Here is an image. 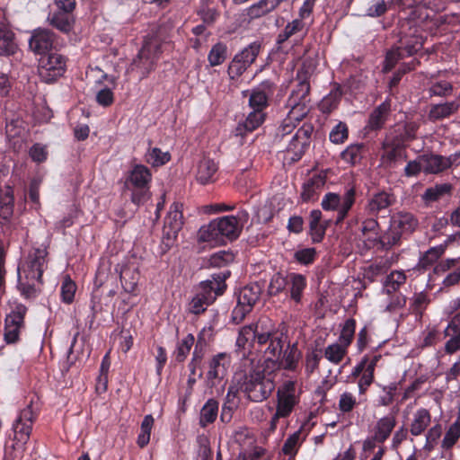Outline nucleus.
Segmentation results:
<instances>
[{"mask_svg":"<svg viewBox=\"0 0 460 460\" xmlns=\"http://www.w3.org/2000/svg\"><path fill=\"white\" fill-rule=\"evenodd\" d=\"M249 214L240 210L235 216H225L210 221L199 231V240L213 245L225 244L236 240L243 226L248 222Z\"/></svg>","mask_w":460,"mask_h":460,"instance_id":"obj_1","label":"nucleus"},{"mask_svg":"<svg viewBox=\"0 0 460 460\" xmlns=\"http://www.w3.org/2000/svg\"><path fill=\"white\" fill-rule=\"evenodd\" d=\"M46 247L33 248L18 266V287L27 296L42 284V274L48 267Z\"/></svg>","mask_w":460,"mask_h":460,"instance_id":"obj_2","label":"nucleus"},{"mask_svg":"<svg viewBox=\"0 0 460 460\" xmlns=\"http://www.w3.org/2000/svg\"><path fill=\"white\" fill-rule=\"evenodd\" d=\"M309 91L310 85L305 79H302L292 91L287 102L289 111L278 129L279 135L284 137L290 134L307 115L310 111Z\"/></svg>","mask_w":460,"mask_h":460,"instance_id":"obj_3","label":"nucleus"},{"mask_svg":"<svg viewBox=\"0 0 460 460\" xmlns=\"http://www.w3.org/2000/svg\"><path fill=\"white\" fill-rule=\"evenodd\" d=\"M285 342V335L276 331L271 323L266 328H261L258 337V346L263 352L264 370L270 373L278 369Z\"/></svg>","mask_w":460,"mask_h":460,"instance_id":"obj_4","label":"nucleus"},{"mask_svg":"<svg viewBox=\"0 0 460 460\" xmlns=\"http://www.w3.org/2000/svg\"><path fill=\"white\" fill-rule=\"evenodd\" d=\"M228 274H214L211 279L200 282L198 292L189 305V310L194 314L203 313L212 304L217 296L225 291L226 285L225 280Z\"/></svg>","mask_w":460,"mask_h":460,"instance_id":"obj_5","label":"nucleus"},{"mask_svg":"<svg viewBox=\"0 0 460 460\" xmlns=\"http://www.w3.org/2000/svg\"><path fill=\"white\" fill-rule=\"evenodd\" d=\"M168 46L169 42L162 40L159 35L148 37L133 60L131 69L137 70L141 77H146L154 69L160 55Z\"/></svg>","mask_w":460,"mask_h":460,"instance_id":"obj_6","label":"nucleus"},{"mask_svg":"<svg viewBox=\"0 0 460 460\" xmlns=\"http://www.w3.org/2000/svg\"><path fill=\"white\" fill-rule=\"evenodd\" d=\"M299 402L296 383L294 380L285 381L277 391L276 412L270 420V429L275 430L279 419L288 418Z\"/></svg>","mask_w":460,"mask_h":460,"instance_id":"obj_7","label":"nucleus"},{"mask_svg":"<svg viewBox=\"0 0 460 460\" xmlns=\"http://www.w3.org/2000/svg\"><path fill=\"white\" fill-rule=\"evenodd\" d=\"M264 369H254L245 376L242 389L252 402L266 400L275 388L271 377L264 374Z\"/></svg>","mask_w":460,"mask_h":460,"instance_id":"obj_8","label":"nucleus"},{"mask_svg":"<svg viewBox=\"0 0 460 460\" xmlns=\"http://www.w3.org/2000/svg\"><path fill=\"white\" fill-rule=\"evenodd\" d=\"M152 179L150 170L143 164H136L125 181L127 189L132 191L131 200L139 205L148 199L149 183Z\"/></svg>","mask_w":460,"mask_h":460,"instance_id":"obj_9","label":"nucleus"},{"mask_svg":"<svg viewBox=\"0 0 460 460\" xmlns=\"http://www.w3.org/2000/svg\"><path fill=\"white\" fill-rule=\"evenodd\" d=\"M229 365L230 356L224 352L215 355L209 361L206 385L210 389L211 394L223 393L226 385L225 376Z\"/></svg>","mask_w":460,"mask_h":460,"instance_id":"obj_10","label":"nucleus"},{"mask_svg":"<svg viewBox=\"0 0 460 460\" xmlns=\"http://www.w3.org/2000/svg\"><path fill=\"white\" fill-rule=\"evenodd\" d=\"M356 190L354 187L348 188L342 196L334 193H326L321 202V206L325 211H336V223L339 224L344 220L349 211L355 202Z\"/></svg>","mask_w":460,"mask_h":460,"instance_id":"obj_11","label":"nucleus"},{"mask_svg":"<svg viewBox=\"0 0 460 460\" xmlns=\"http://www.w3.org/2000/svg\"><path fill=\"white\" fill-rule=\"evenodd\" d=\"M66 59L58 53L42 55L39 60V75L42 81L51 83L63 75Z\"/></svg>","mask_w":460,"mask_h":460,"instance_id":"obj_12","label":"nucleus"},{"mask_svg":"<svg viewBox=\"0 0 460 460\" xmlns=\"http://www.w3.org/2000/svg\"><path fill=\"white\" fill-rule=\"evenodd\" d=\"M261 49L259 42H252L237 53L228 66V75L231 79L242 75L255 60Z\"/></svg>","mask_w":460,"mask_h":460,"instance_id":"obj_13","label":"nucleus"},{"mask_svg":"<svg viewBox=\"0 0 460 460\" xmlns=\"http://www.w3.org/2000/svg\"><path fill=\"white\" fill-rule=\"evenodd\" d=\"M27 308L22 304H16L5 317L4 341L7 343H15L19 340L22 329L24 326V316Z\"/></svg>","mask_w":460,"mask_h":460,"instance_id":"obj_14","label":"nucleus"},{"mask_svg":"<svg viewBox=\"0 0 460 460\" xmlns=\"http://www.w3.org/2000/svg\"><path fill=\"white\" fill-rule=\"evenodd\" d=\"M270 323L268 319H261L256 324L243 326L238 333L236 339V347L243 351V356L250 353L254 343L258 344V337L261 332V328H266Z\"/></svg>","mask_w":460,"mask_h":460,"instance_id":"obj_15","label":"nucleus"},{"mask_svg":"<svg viewBox=\"0 0 460 460\" xmlns=\"http://www.w3.org/2000/svg\"><path fill=\"white\" fill-rule=\"evenodd\" d=\"M418 225V219L410 212H398L394 214L391 218L392 242L388 241V243H396L402 234L413 233Z\"/></svg>","mask_w":460,"mask_h":460,"instance_id":"obj_16","label":"nucleus"},{"mask_svg":"<svg viewBox=\"0 0 460 460\" xmlns=\"http://www.w3.org/2000/svg\"><path fill=\"white\" fill-rule=\"evenodd\" d=\"M181 208V205L173 203L165 217L163 238L166 241V245L172 244L182 227L183 221Z\"/></svg>","mask_w":460,"mask_h":460,"instance_id":"obj_17","label":"nucleus"},{"mask_svg":"<svg viewBox=\"0 0 460 460\" xmlns=\"http://www.w3.org/2000/svg\"><path fill=\"white\" fill-rule=\"evenodd\" d=\"M35 414L31 404L27 405L20 411L17 419L13 424L14 439L17 443H21L22 445L27 443L32 429Z\"/></svg>","mask_w":460,"mask_h":460,"instance_id":"obj_18","label":"nucleus"},{"mask_svg":"<svg viewBox=\"0 0 460 460\" xmlns=\"http://www.w3.org/2000/svg\"><path fill=\"white\" fill-rule=\"evenodd\" d=\"M116 270L119 273L122 288L127 293H134L137 289L140 273L134 262L118 265Z\"/></svg>","mask_w":460,"mask_h":460,"instance_id":"obj_19","label":"nucleus"},{"mask_svg":"<svg viewBox=\"0 0 460 460\" xmlns=\"http://www.w3.org/2000/svg\"><path fill=\"white\" fill-rule=\"evenodd\" d=\"M444 335L448 337L445 343V352L453 354L460 350V312L455 314L444 330Z\"/></svg>","mask_w":460,"mask_h":460,"instance_id":"obj_20","label":"nucleus"},{"mask_svg":"<svg viewBox=\"0 0 460 460\" xmlns=\"http://www.w3.org/2000/svg\"><path fill=\"white\" fill-rule=\"evenodd\" d=\"M54 34L46 29H37L29 40L30 49L39 55H46L53 45Z\"/></svg>","mask_w":460,"mask_h":460,"instance_id":"obj_21","label":"nucleus"},{"mask_svg":"<svg viewBox=\"0 0 460 460\" xmlns=\"http://www.w3.org/2000/svg\"><path fill=\"white\" fill-rule=\"evenodd\" d=\"M423 164V172L427 174H436L450 167V157H444L435 154H424L420 155Z\"/></svg>","mask_w":460,"mask_h":460,"instance_id":"obj_22","label":"nucleus"},{"mask_svg":"<svg viewBox=\"0 0 460 460\" xmlns=\"http://www.w3.org/2000/svg\"><path fill=\"white\" fill-rule=\"evenodd\" d=\"M452 190L453 186L451 183H437L434 186L427 188L421 194L420 198L426 206H429L446 197H450L452 195Z\"/></svg>","mask_w":460,"mask_h":460,"instance_id":"obj_23","label":"nucleus"},{"mask_svg":"<svg viewBox=\"0 0 460 460\" xmlns=\"http://www.w3.org/2000/svg\"><path fill=\"white\" fill-rule=\"evenodd\" d=\"M312 133L313 127L311 125H303L293 136L288 144V150L301 155L309 145V138Z\"/></svg>","mask_w":460,"mask_h":460,"instance_id":"obj_24","label":"nucleus"},{"mask_svg":"<svg viewBox=\"0 0 460 460\" xmlns=\"http://www.w3.org/2000/svg\"><path fill=\"white\" fill-rule=\"evenodd\" d=\"M395 426L396 418L393 414H387L378 419L372 429L374 439L385 443L391 436Z\"/></svg>","mask_w":460,"mask_h":460,"instance_id":"obj_25","label":"nucleus"},{"mask_svg":"<svg viewBox=\"0 0 460 460\" xmlns=\"http://www.w3.org/2000/svg\"><path fill=\"white\" fill-rule=\"evenodd\" d=\"M217 164L208 157L201 158L197 164L196 179L201 184L214 181Z\"/></svg>","mask_w":460,"mask_h":460,"instance_id":"obj_26","label":"nucleus"},{"mask_svg":"<svg viewBox=\"0 0 460 460\" xmlns=\"http://www.w3.org/2000/svg\"><path fill=\"white\" fill-rule=\"evenodd\" d=\"M325 184L324 177L314 175L310 178L304 185L301 193V199L305 202L314 201L318 196Z\"/></svg>","mask_w":460,"mask_h":460,"instance_id":"obj_27","label":"nucleus"},{"mask_svg":"<svg viewBox=\"0 0 460 460\" xmlns=\"http://www.w3.org/2000/svg\"><path fill=\"white\" fill-rule=\"evenodd\" d=\"M431 422V415L425 408L418 409L412 415L410 424V432L412 436L421 435Z\"/></svg>","mask_w":460,"mask_h":460,"instance_id":"obj_28","label":"nucleus"},{"mask_svg":"<svg viewBox=\"0 0 460 460\" xmlns=\"http://www.w3.org/2000/svg\"><path fill=\"white\" fill-rule=\"evenodd\" d=\"M49 23L62 32H69L73 29L75 22L73 13L70 12L55 11L49 14Z\"/></svg>","mask_w":460,"mask_h":460,"instance_id":"obj_29","label":"nucleus"},{"mask_svg":"<svg viewBox=\"0 0 460 460\" xmlns=\"http://www.w3.org/2000/svg\"><path fill=\"white\" fill-rule=\"evenodd\" d=\"M290 298L296 303H300L302 295L306 288V279L302 274L290 273L288 276V284Z\"/></svg>","mask_w":460,"mask_h":460,"instance_id":"obj_30","label":"nucleus"},{"mask_svg":"<svg viewBox=\"0 0 460 460\" xmlns=\"http://www.w3.org/2000/svg\"><path fill=\"white\" fill-rule=\"evenodd\" d=\"M390 108L391 104L388 101H385L377 106L369 116L368 128L372 130L381 128L389 116Z\"/></svg>","mask_w":460,"mask_h":460,"instance_id":"obj_31","label":"nucleus"},{"mask_svg":"<svg viewBox=\"0 0 460 460\" xmlns=\"http://www.w3.org/2000/svg\"><path fill=\"white\" fill-rule=\"evenodd\" d=\"M277 7L275 0H260L245 9V15L250 20L261 18Z\"/></svg>","mask_w":460,"mask_h":460,"instance_id":"obj_32","label":"nucleus"},{"mask_svg":"<svg viewBox=\"0 0 460 460\" xmlns=\"http://www.w3.org/2000/svg\"><path fill=\"white\" fill-rule=\"evenodd\" d=\"M393 203V198L386 192L375 194L367 202V210L370 215H376L386 209Z\"/></svg>","mask_w":460,"mask_h":460,"instance_id":"obj_33","label":"nucleus"},{"mask_svg":"<svg viewBox=\"0 0 460 460\" xmlns=\"http://www.w3.org/2000/svg\"><path fill=\"white\" fill-rule=\"evenodd\" d=\"M458 107L459 105L456 102L432 105L429 112V119L433 121L444 119L454 114Z\"/></svg>","mask_w":460,"mask_h":460,"instance_id":"obj_34","label":"nucleus"},{"mask_svg":"<svg viewBox=\"0 0 460 460\" xmlns=\"http://www.w3.org/2000/svg\"><path fill=\"white\" fill-rule=\"evenodd\" d=\"M261 287L258 284H252L243 288L238 295L237 301L241 305H245L251 308L259 300L261 296Z\"/></svg>","mask_w":460,"mask_h":460,"instance_id":"obj_35","label":"nucleus"},{"mask_svg":"<svg viewBox=\"0 0 460 460\" xmlns=\"http://www.w3.org/2000/svg\"><path fill=\"white\" fill-rule=\"evenodd\" d=\"M269 90L265 85L253 89L249 98V105L252 110L263 112L268 106Z\"/></svg>","mask_w":460,"mask_h":460,"instance_id":"obj_36","label":"nucleus"},{"mask_svg":"<svg viewBox=\"0 0 460 460\" xmlns=\"http://www.w3.org/2000/svg\"><path fill=\"white\" fill-rule=\"evenodd\" d=\"M406 274L403 270H394L385 279L383 292L391 295L395 293L406 282Z\"/></svg>","mask_w":460,"mask_h":460,"instance_id":"obj_37","label":"nucleus"},{"mask_svg":"<svg viewBox=\"0 0 460 460\" xmlns=\"http://www.w3.org/2000/svg\"><path fill=\"white\" fill-rule=\"evenodd\" d=\"M16 49L13 33L5 25L0 23V56L13 55Z\"/></svg>","mask_w":460,"mask_h":460,"instance_id":"obj_38","label":"nucleus"},{"mask_svg":"<svg viewBox=\"0 0 460 460\" xmlns=\"http://www.w3.org/2000/svg\"><path fill=\"white\" fill-rule=\"evenodd\" d=\"M348 349L341 343L335 341L325 347L323 356L330 363L339 365L347 356Z\"/></svg>","mask_w":460,"mask_h":460,"instance_id":"obj_39","label":"nucleus"},{"mask_svg":"<svg viewBox=\"0 0 460 460\" xmlns=\"http://www.w3.org/2000/svg\"><path fill=\"white\" fill-rule=\"evenodd\" d=\"M299 358L300 352L298 351L296 345L291 347L288 346V348L283 350L282 355L280 356L278 369L284 368L287 370H295L297 367Z\"/></svg>","mask_w":460,"mask_h":460,"instance_id":"obj_40","label":"nucleus"},{"mask_svg":"<svg viewBox=\"0 0 460 460\" xmlns=\"http://www.w3.org/2000/svg\"><path fill=\"white\" fill-rule=\"evenodd\" d=\"M302 429L303 428L301 427L298 430L295 431L286 439L282 447V452L284 455L290 457L296 455L300 446L305 440V436L303 435Z\"/></svg>","mask_w":460,"mask_h":460,"instance_id":"obj_41","label":"nucleus"},{"mask_svg":"<svg viewBox=\"0 0 460 460\" xmlns=\"http://www.w3.org/2000/svg\"><path fill=\"white\" fill-rule=\"evenodd\" d=\"M218 413V402L214 399H208L200 410L199 424L205 428L213 423Z\"/></svg>","mask_w":460,"mask_h":460,"instance_id":"obj_42","label":"nucleus"},{"mask_svg":"<svg viewBox=\"0 0 460 460\" xmlns=\"http://www.w3.org/2000/svg\"><path fill=\"white\" fill-rule=\"evenodd\" d=\"M171 159V155L167 151H162L158 147H149L145 155V160L147 164L154 167H159Z\"/></svg>","mask_w":460,"mask_h":460,"instance_id":"obj_43","label":"nucleus"},{"mask_svg":"<svg viewBox=\"0 0 460 460\" xmlns=\"http://www.w3.org/2000/svg\"><path fill=\"white\" fill-rule=\"evenodd\" d=\"M364 152V144H351L343 152H341V156L345 163L354 165L361 161Z\"/></svg>","mask_w":460,"mask_h":460,"instance_id":"obj_44","label":"nucleus"},{"mask_svg":"<svg viewBox=\"0 0 460 460\" xmlns=\"http://www.w3.org/2000/svg\"><path fill=\"white\" fill-rule=\"evenodd\" d=\"M155 419L151 414L144 417L140 425V432L137 438V444L139 447L143 448L149 443Z\"/></svg>","mask_w":460,"mask_h":460,"instance_id":"obj_45","label":"nucleus"},{"mask_svg":"<svg viewBox=\"0 0 460 460\" xmlns=\"http://www.w3.org/2000/svg\"><path fill=\"white\" fill-rule=\"evenodd\" d=\"M265 119V113L260 112L258 111H252L248 116L246 117L245 120L243 123H240L237 130H239L242 133V130L243 129L245 132H252L258 128Z\"/></svg>","mask_w":460,"mask_h":460,"instance_id":"obj_46","label":"nucleus"},{"mask_svg":"<svg viewBox=\"0 0 460 460\" xmlns=\"http://www.w3.org/2000/svg\"><path fill=\"white\" fill-rule=\"evenodd\" d=\"M361 231L363 235H365L368 241L385 243V240L382 239V236L378 232V223L376 219H366L363 222Z\"/></svg>","mask_w":460,"mask_h":460,"instance_id":"obj_47","label":"nucleus"},{"mask_svg":"<svg viewBox=\"0 0 460 460\" xmlns=\"http://www.w3.org/2000/svg\"><path fill=\"white\" fill-rule=\"evenodd\" d=\"M227 58V47L223 42H217L215 44L208 55V61L211 66H217L225 62Z\"/></svg>","mask_w":460,"mask_h":460,"instance_id":"obj_48","label":"nucleus"},{"mask_svg":"<svg viewBox=\"0 0 460 460\" xmlns=\"http://www.w3.org/2000/svg\"><path fill=\"white\" fill-rule=\"evenodd\" d=\"M342 93L340 90V88H335L332 91L330 92L329 94L324 96L320 104V110L323 113H330L334 109H336L340 103Z\"/></svg>","mask_w":460,"mask_h":460,"instance_id":"obj_49","label":"nucleus"},{"mask_svg":"<svg viewBox=\"0 0 460 460\" xmlns=\"http://www.w3.org/2000/svg\"><path fill=\"white\" fill-rule=\"evenodd\" d=\"M446 245H437L425 252L419 261L421 268H428L435 263L445 252Z\"/></svg>","mask_w":460,"mask_h":460,"instance_id":"obj_50","label":"nucleus"},{"mask_svg":"<svg viewBox=\"0 0 460 460\" xmlns=\"http://www.w3.org/2000/svg\"><path fill=\"white\" fill-rule=\"evenodd\" d=\"M430 302L429 296L425 292L415 293L410 299V310L421 316Z\"/></svg>","mask_w":460,"mask_h":460,"instance_id":"obj_51","label":"nucleus"},{"mask_svg":"<svg viewBox=\"0 0 460 460\" xmlns=\"http://www.w3.org/2000/svg\"><path fill=\"white\" fill-rule=\"evenodd\" d=\"M403 150L396 146H389L387 142L384 143V152L381 156L382 164L385 166H392L397 160L402 158Z\"/></svg>","mask_w":460,"mask_h":460,"instance_id":"obj_52","label":"nucleus"},{"mask_svg":"<svg viewBox=\"0 0 460 460\" xmlns=\"http://www.w3.org/2000/svg\"><path fill=\"white\" fill-rule=\"evenodd\" d=\"M423 45L421 37L412 35L410 37H403L400 40V46L402 52L406 57L412 56L419 51Z\"/></svg>","mask_w":460,"mask_h":460,"instance_id":"obj_53","label":"nucleus"},{"mask_svg":"<svg viewBox=\"0 0 460 460\" xmlns=\"http://www.w3.org/2000/svg\"><path fill=\"white\" fill-rule=\"evenodd\" d=\"M305 22L300 19H295L291 22H288L284 30L279 34L277 39L278 44H282L291 36L303 31L305 30Z\"/></svg>","mask_w":460,"mask_h":460,"instance_id":"obj_54","label":"nucleus"},{"mask_svg":"<svg viewBox=\"0 0 460 460\" xmlns=\"http://www.w3.org/2000/svg\"><path fill=\"white\" fill-rule=\"evenodd\" d=\"M356 330V321L352 318L347 319L341 328L338 342L349 348L353 341Z\"/></svg>","mask_w":460,"mask_h":460,"instance_id":"obj_55","label":"nucleus"},{"mask_svg":"<svg viewBox=\"0 0 460 460\" xmlns=\"http://www.w3.org/2000/svg\"><path fill=\"white\" fill-rule=\"evenodd\" d=\"M75 291V283L68 275H66L63 278L60 288L61 300L66 304H71L74 300Z\"/></svg>","mask_w":460,"mask_h":460,"instance_id":"obj_56","label":"nucleus"},{"mask_svg":"<svg viewBox=\"0 0 460 460\" xmlns=\"http://www.w3.org/2000/svg\"><path fill=\"white\" fill-rule=\"evenodd\" d=\"M358 405V402L350 392L345 391L340 395L338 408L342 413H349Z\"/></svg>","mask_w":460,"mask_h":460,"instance_id":"obj_57","label":"nucleus"},{"mask_svg":"<svg viewBox=\"0 0 460 460\" xmlns=\"http://www.w3.org/2000/svg\"><path fill=\"white\" fill-rule=\"evenodd\" d=\"M233 438L234 442L238 443L241 447L240 452H247L246 448L252 446L254 442V438L251 436L249 430L246 428H240L234 433Z\"/></svg>","mask_w":460,"mask_h":460,"instance_id":"obj_58","label":"nucleus"},{"mask_svg":"<svg viewBox=\"0 0 460 460\" xmlns=\"http://www.w3.org/2000/svg\"><path fill=\"white\" fill-rule=\"evenodd\" d=\"M234 255L230 251H219L209 258V264L212 267L221 268L234 261Z\"/></svg>","mask_w":460,"mask_h":460,"instance_id":"obj_59","label":"nucleus"},{"mask_svg":"<svg viewBox=\"0 0 460 460\" xmlns=\"http://www.w3.org/2000/svg\"><path fill=\"white\" fill-rule=\"evenodd\" d=\"M13 213V199L12 197H5L0 199V224H7Z\"/></svg>","mask_w":460,"mask_h":460,"instance_id":"obj_60","label":"nucleus"},{"mask_svg":"<svg viewBox=\"0 0 460 460\" xmlns=\"http://www.w3.org/2000/svg\"><path fill=\"white\" fill-rule=\"evenodd\" d=\"M405 57L406 56L402 52L401 47L393 48L391 50H389L386 53L385 59V65H384V71L385 72L390 71L400 59H402Z\"/></svg>","mask_w":460,"mask_h":460,"instance_id":"obj_61","label":"nucleus"},{"mask_svg":"<svg viewBox=\"0 0 460 460\" xmlns=\"http://www.w3.org/2000/svg\"><path fill=\"white\" fill-rule=\"evenodd\" d=\"M452 84L445 80H440L433 83L429 88V93L430 96H447L452 93Z\"/></svg>","mask_w":460,"mask_h":460,"instance_id":"obj_62","label":"nucleus"},{"mask_svg":"<svg viewBox=\"0 0 460 460\" xmlns=\"http://www.w3.org/2000/svg\"><path fill=\"white\" fill-rule=\"evenodd\" d=\"M392 4L385 0H376L373 2L367 9L366 15L376 18L385 14Z\"/></svg>","mask_w":460,"mask_h":460,"instance_id":"obj_63","label":"nucleus"},{"mask_svg":"<svg viewBox=\"0 0 460 460\" xmlns=\"http://www.w3.org/2000/svg\"><path fill=\"white\" fill-rule=\"evenodd\" d=\"M330 140L334 144L343 143L348 137V127L345 123H338L330 132Z\"/></svg>","mask_w":460,"mask_h":460,"instance_id":"obj_64","label":"nucleus"}]
</instances>
